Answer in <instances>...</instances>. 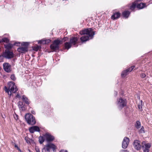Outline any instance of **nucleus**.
Wrapping results in <instances>:
<instances>
[{"mask_svg": "<svg viewBox=\"0 0 152 152\" xmlns=\"http://www.w3.org/2000/svg\"><path fill=\"white\" fill-rule=\"evenodd\" d=\"M93 29L91 28L84 29L80 32V34L81 35H86L80 38V40L82 42H85L89 39H92L95 34V32L93 31Z\"/></svg>", "mask_w": 152, "mask_h": 152, "instance_id": "obj_1", "label": "nucleus"}, {"mask_svg": "<svg viewBox=\"0 0 152 152\" xmlns=\"http://www.w3.org/2000/svg\"><path fill=\"white\" fill-rule=\"evenodd\" d=\"M8 88L6 86L5 88L6 92L8 95L11 96L12 93H15L18 90V88L13 82H10L8 83Z\"/></svg>", "mask_w": 152, "mask_h": 152, "instance_id": "obj_2", "label": "nucleus"}, {"mask_svg": "<svg viewBox=\"0 0 152 152\" xmlns=\"http://www.w3.org/2000/svg\"><path fill=\"white\" fill-rule=\"evenodd\" d=\"M25 119L27 123L29 124L33 125L36 123L34 117L30 113H27L25 115Z\"/></svg>", "mask_w": 152, "mask_h": 152, "instance_id": "obj_3", "label": "nucleus"}, {"mask_svg": "<svg viewBox=\"0 0 152 152\" xmlns=\"http://www.w3.org/2000/svg\"><path fill=\"white\" fill-rule=\"evenodd\" d=\"M51 148L53 149L54 152H56V146L53 143H48L45 145L42 149V152H49Z\"/></svg>", "mask_w": 152, "mask_h": 152, "instance_id": "obj_4", "label": "nucleus"}, {"mask_svg": "<svg viewBox=\"0 0 152 152\" xmlns=\"http://www.w3.org/2000/svg\"><path fill=\"white\" fill-rule=\"evenodd\" d=\"M61 42V40L58 39L54 40L52 44L50 45L51 49L53 51L58 50Z\"/></svg>", "mask_w": 152, "mask_h": 152, "instance_id": "obj_5", "label": "nucleus"}, {"mask_svg": "<svg viewBox=\"0 0 152 152\" xmlns=\"http://www.w3.org/2000/svg\"><path fill=\"white\" fill-rule=\"evenodd\" d=\"M28 44L27 43H24L22 45L23 47H19L17 49V51L20 53H25L28 50Z\"/></svg>", "mask_w": 152, "mask_h": 152, "instance_id": "obj_6", "label": "nucleus"}, {"mask_svg": "<svg viewBox=\"0 0 152 152\" xmlns=\"http://www.w3.org/2000/svg\"><path fill=\"white\" fill-rule=\"evenodd\" d=\"M3 56L7 59H10L13 58L14 55L12 52L8 50L3 53Z\"/></svg>", "mask_w": 152, "mask_h": 152, "instance_id": "obj_7", "label": "nucleus"}, {"mask_svg": "<svg viewBox=\"0 0 152 152\" xmlns=\"http://www.w3.org/2000/svg\"><path fill=\"white\" fill-rule=\"evenodd\" d=\"M150 143H145V142H142V147L144 152H149V148L151 147Z\"/></svg>", "mask_w": 152, "mask_h": 152, "instance_id": "obj_8", "label": "nucleus"}, {"mask_svg": "<svg viewBox=\"0 0 152 152\" xmlns=\"http://www.w3.org/2000/svg\"><path fill=\"white\" fill-rule=\"evenodd\" d=\"M118 104L120 108H122L126 105V100L120 98L118 101Z\"/></svg>", "mask_w": 152, "mask_h": 152, "instance_id": "obj_9", "label": "nucleus"}, {"mask_svg": "<svg viewBox=\"0 0 152 152\" xmlns=\"http://www.w3.org/2000/svg\"><path fill=\"white\" fill-rule=\"evenodd\" d=\"M134 148L137 150H140L141 146L140 144V141L138 140H135L133 144Z\"/></svg>", "mask_w": 152, "mask_h": 152, "instance_id": "obj_10", "label": "nucleus"}, {"mask_svg": "<svg viewBox=\"0 0 152 152\" xmlns=\"http://www.w3.org/2000/svg\"><path fill=\"white\" fill-rule=\"evenodd\" d=\"M4 69L7 72H10L11 71V65L8 63H5L3 64Z\"/></svg>", "mask_w": 152, "mask_h": 152, "instance_id": "obj_11", "label": "nucleus"}, {"mask_svg": "<svg viewBox=\"0 0 152 152\" xmlns=\"http://www.w3.org/2000/svg\"><path fill=\"white\" fill-rule=\"evenodd\" d=\"M44 136L47 142L52 141L54 139V136H52L48 133L45 134Z\"/></svg>", "mask_w": 152, "mask_h": 152, "instance_id": "obj_12", "label": "nucleus"}, {"mask_svg": "<svg viewBox=\"0 0 152 152\" xmlns=\"http://www.w3.org/2000/svg\"><path fill=\"white\" fill-rule=\"evenodd\" d=\"M134 67L135 66H133L127 69L126 70L124 71L121 74V76L122 77H125L128 74V72H131Z\"/></svg>", "mask_w": 152, "mask_h": 152, "instance_id": "obj_13", "label": "nucleus"}, {"mask_svg": "<svg viewBox=\"0 0 152 152\" xmlns=\"http://www.w3.org/2000/svg\"><path fill=\"white\" fill-rule=\"evenodd\" d=\"M129 141V138L125 137L122 143V147L123 148H126L127 147Z\"/></svg>", "mask_w": 152, "mask_h": 152, "instance_id": "obj_14", "label": "nucleus"}, {"mask_svg": "<svg viewBox=\"0 0 152 152\" xmlns=\"http://www.w3.org/2000/svg\"><path fill=\"white\" fill-rule=\"evenodd\" d=\"M29 130L31 133H33L35 132H39L40 131L39 127L37 126H34L30 127Z\"/></svg>", "mask_w": 152, "mask_h": 152, "instance_id": "obj_15", "label": "nucleus"}, {"mask_svg": "<svg viewBox=\"0 0 152 152\" xmlns=\"http://www.w3.org/2000/svg\"><path fill=\"white\" fill-rule=\"evenodd\" d=\"M78 38L77 37H72L70 40L69 42L72 45H75L77 43Z\"/></svg>", "mask_w": 152, "mask_h": 152, "instance_id": "obj_16", "label": "nucleus"}, {"mask_svg": "<svg viewBox=\"0 0 152 152\" xmlns=\"http://www.w3.org/2000/svg\"><path fill=\"white\" fill-rule=\"evenodd\" d=\"M121 15V13L118 12L115 13L111 17V19L113 20L119 18Z\"/></svg>", "mask_w": 152, "mask_h": 152, "instance_id": "obj_17", "label": "nucleus"}, {"mask_svg": "<svg viewBox=\"0 0 152 152\" xmlns=\"http://www.w3.org/2000/svg\"><path fill=\"white\" fill-rule=\"evenodd\" d=\"M146 7L145 4L144 3H140L139 4L137 2V7L138 9H142Z\"/></svg>", "mask_w": 152, "mask_h": 152, "instance_id": "obj_18", "label": "nucleus"}, {"mask_svg": "<svg viewBox=\"0 0 152 152\" xmlns=\"http://www.w3.org/2000/svg\"><path fill=\"white\" fill-rule=\"evenodd\" d=\"M130 12L128 10L125 11L123 12L122 13L123 16L126 18H127L130 15Z\"/></svg>", "mask_w": 152, "mask_h": 152, "instance_id": "obj_19", "label": "nucleus"}, {"mask_svg": "<svg viewBox=\"0 0 152 152\" xmlns=\"http://www.w3.org/2000/svg\"><path fill=\"white\" fill-rule=\"evenodd\" d=\"M137 1H135L133 2L132 4L130 6V9L132 11H134L135 8L137 7Z\"/></svg>", "mask_w": 152, "mask_h": 152, "instance_id": "obj_20", "label": "nucleus"}, {"mask_svg": "<svg viewBox=\"0 0 152 152\" xmlns=\"http://www.w3.org/2000/svg\"><path fill=\"white\" fill-rule=\"evenodd\" d=\"M22 100L27 104H30V102L28 98L25 95H23L22 98Z\"/></svg>", "mask_w": 152, "mask_h": 152, "instance_id": "obj_21", "label": "nucleus"}, {"mask_svg": "<svg viewBox=\"0 0 152 152\" xmlns=\"http://www.w3.org/2000/svg\"><path fill=\"white\" fill-rule=\"evenodd\" d=\"M51 42L50 40L49 39H46L45 40H41L39 41L38 43L40 44H47Z\"/></svg>", "mask_w": 152, "mask_h": 152, "instance_id": "obj_22", "label": "nucleus"}, {"mask_svg": "<svg viewBox=\"0 0 152 152\" xmlns=\"http://www.w3.org/2000/svg\"><path fill=\"white\" fill-rule=\"evenodd\" d=\"M72 45L70 43V42H66L64 43V46L66 49H67L68 50L70 48Z\"/></svg>", "mask_w": 152, "mask_h": 152, "instance_id": "obj_23", "label": "nucleus"}, {"mask_svg": "<svg viewBox=\"0 0 152 152\" xmlns=\"http://www.w3.org/2000/svg\"><path fill=\"white\" fill-rule=\"evenodd\" d=\"M13 46V45L12 44H9L5 46V48L7 49L10 50L12 48Z\"/></svg>", "mask_w": 152, "mask_h": 152, "instance_id": "obj_24", "label": "nucleus"}, {"mask_svg": "<svg viewBox=\"0 0 152 152\" xmlns=\"http://www.w3.org/2000/svg\"><path fill=\"white\" fill-rule=\"evenodd\" d=\"M41 48V47L40 46L37 45V46L34 47L33 48V50L35 51H37Z\"/></svg>", "mask_w": 152, "mask_h": 152, "instance_id": "obj_25", "label": "nucleus"}, {"mask_svg": "<svg viewBox=\"0 0 152 152\" xmlns=\"http://www.w3.org/2000/svg\"><path fill=\"white\" fill-rule=\"evenodd\" d=\"M39 141L40 143H42L44 141V139L43 137L41 136L39 137Z\"/></svg>", "mask_w": 152, "mask_h": 152, "instance_id": "obj_26", "label": "nucleus"}, {"mask_svg": "<svg viewBox=\"0 0 152 152\" xmlns=\"http://www.w3.org/2000/svg\"><path fill=\"white\" fill-rule=\"evenodd\" d=\"M10 78L13 81L15 80L16 79V78L15 77V75L14 74H12L11 75Z\"/></svg>", "mask_w": 152, "mask_h": 152, "instance_id": "obj_27", "label": "nucleus"}, {"mask_svg": "<svg viewBox=\"0 0 152 152\" xmlns=\"http://www.w3.org/2000/svg\"><path fill=\"white\" fill-rule=\"evenodd\" d=\"M2 42L6 43H8L9 42V40L7 38H4L2 39Z\"/></svg>", "mask_w": 152, "mask_h": 152, "instance_id": "obj_28", "label": "nucleus"}, {"mask_svg": "<svg viewBox=\"0 0 152 152\" xmlns=\"http://www.w3.org/2000/svg\"><path fill=\"white\" fill-rule=\"evenodd\" d=\"M136 127L137 129H138L140 127V123L139 121H137L136 122Z\"/></svg>", "mask_w": 152, "mask_h": 152, "instance_id": "obj_29", "label": "nucleus"}, {"mask_svg": "<svg viewBox=\"0 0 152 152\" xmlns=\"http://www.w3.org/2000/svg\"><path fill=\"white\" fill-rule=\"evenodd\" d=\"M25 140H26V142L28 144L30 143V139L29 138L27 137H26L25 138Z\"/></svg>", "mask_w": 152, "mask_h": 152, "instance_id": "obj_30", "label": "nucleus"}, {"mask_svg": "<svg viewBox=\"0 0 152 152\" xmlns=\"http://www.w3.org/2000/svg\"><path fill=\"white\" fill-rule=\"evenodd\" d=\"M23 102L21 101H19L18 102V106L19 107L22 108L23 107Z\"/></svg>", "mask_w": 152, "mask_h": 152, "instance_id": "obj_31", "label": "nucleus"}, {"mask_svg": "<svg viewBox=\"0 0 152 152\" xmlns=\"http://www.w3.org/2000/svg\"><path fill=\"white\" fill-rule=\"evenodd\" d=\"M139 132L140 133H145V131L144 130V127L143 126H142V127L140 129V130L139 131Z\"/></svg>", "mask_w": 152, "mask_h": 152, "instance_id": "obj_32", "label": "nucleus"}, {"mask_svg": "<svg viewBox=\"0 0 152 152\" xmlns=\"http://www.w3.org/2000/svg\"><path fill=\"white\" fill-rule=\"evenodd\" d=\"M20 43V42H15L14 43L13 45H16L18 46H19Z\"/></svg>", "mask_w": 152, "mask_h": 152, "instance_id": "obj_33", "label": "nucleus"}, {"mask_svg": "<svg viewBox=\"0 0 152 152\" xmlns=\"http://www.w3.org/2000/svg\"><path fill=\"white\" fill-rule=\"evenodd\" d=\"M35 150L37 152H40L39 149V148L37 146H35Z\"/></svg>", "mask_w": 152, "mask_h": 152, "instance_id": "obj_34", "label": "nucleus"}, {"mask_svg": "<svg viewBox=\"0 0 152 152\" xmlns=\"http://www.w3.org/2000/svg\"><path fill=\"white\" fill-rule=\"evenodd\" d=\"M140 77L142 78H144L146 77V75L144 73H142L140 75Z\"/></svg>", "mask_w": 152, "mask_h": 152, "instance_id": "obj_35", "label": "nucleus"}, {"mask_svg": "<svg viewBox=\"0 0 152 152\" xmlns=\"http://www.w3.org/2000/svg\"><path fill=\"white\" fill-rule=\"evenodd\" d=\"M16 97L18 98H20V95L18 93L16 95Z\"/></svg>", "mask_w": 152, "mask_h": 152, "instance_id": "obj_36", "label": "nucleus"}, {"mask_svg": "<svg viewBox=\"0 0 152 152\" xmlns=\"http://www.w3.org/2000/svg\"><path fill=\"white\" fill-rule=\"evenodd\" d=\"M15 148H17L20 151V148H18V146L16 145H15Z\"/></svg>", "mask_w": 152, "mask_h": 152, "instance_id": "obj_37", "label": "nucleus"}, {"mask_svg": "<svg viewBox=\"0 0 152 152\" xmlns=\"http://www.w3.org/2000/svg\"><path fill=\"white\" fill-rule=\"evenodd\" d=\"M138 107L139 108V109H140L142 108V105H138Z\"/></svg>", "mask_w": 152, "mask_h": 152, "instance_id": "obj_38", "label": "nucleus"}, {"mask_svg": "<svg viewBox=\"0 0 152 152\" xmlns=\"http://www.w3.org/2000/svg\"><path fill=\"white\" fill-rule=\"evenodd\" d=\"M60 152H68L66 150H61Z\"/></svg>", "mask_w": 152, "mask_h": 152, "instance_id": "obj_39", "label": "nucleus"}, {"mask_svg": "<svg viewBox=\"0 0 152 152\" xmlns=\"http://www.w3.org/2000/svg\"><path fill=\"white\" fill-rule=\"evenodd\" d=\"M16 117H15V119H16V120H17V119H18V115H16Z\"/></svg>", "mask_w": 152, "mask_h": 152, "instance_id": "obj_40", "label": "nucleus"}, {"mask_svg": "<svg viewBox=\"0 0 152 152\" xmlns=\"http://www.w3.org/2000/svg\"><path fill=\"white\" fill-rule=\"evenodd\" d=\"M31 112L33 114H35V112L33 111H31Z\"/></svg>", "mask_w": 152, "mask_h": 152, "instance_id": "obj_41", "label": "nucleus"}]
</instances>
